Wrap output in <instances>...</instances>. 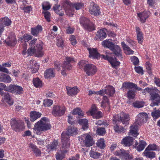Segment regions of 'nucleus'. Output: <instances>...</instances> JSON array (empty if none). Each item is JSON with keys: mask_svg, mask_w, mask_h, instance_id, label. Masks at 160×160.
I'll return each mask as SVG.
<instances>
[{"mask_svg": "<svg viewBox=\"0 0 160 160\" xmlns=\"http://www.w3.org/2000/svg\"><path fill=\"white\" fill-rule=\"evenodd\" d=\"M148 118V115L145 112H140L137 116L135 124L138 125L146 122Z\"/></svg>", "mask_w": 160, "mask_h": 160, "instance_id": "1a4fd4ad", "label": "nucleus"}, {"mask_svg": "<svg viewBox=\"0 0 160 160\" xmlns=\"http://www.w3.org/2000/svg\"><path fill=\"white\" fill-rule=\"evenodd\" d=\"M135 71L138 73L141 74L142 75L143 74V70L142 68L140 67H135Z\"/></svg>", "mask_w": 160, "mask_h": 160, "instance_id": "338daca9", "label": "nucleus"}, {"mask_svg": "<svg viewBox=\"0 0 160 160\" xmlns=\"http://www.w3.org/2000/svg\"><path fill=\"white\" fill-rule=\"evenodd\" d=\"M102 45L104 47H107L110 49L114 44L111 42L110 40L106 39L102 42Z\"/></svg>", "mask_w": 160, "mask_h": 160, "instance_id": "c9c22d12", "label": "nucleus"}, {"mask_svg": "<svg viewBox=\"0 0 160 160\" xmlns=\"http://www.w3.org/2000/svg\"><path fill=\"white\" fill-rule=\"evenodd\" d=\"M62 68L64 69L70 70L72 68L71 64L67 62H64L62 65Z\"/></svg>", "mask_w": 160, "mask_h": 160, "instance_id": "de8ad7c7", "label": "nucleus"}, {"mask_svg": "<svg viewBox=\"0 0 160 160\" xmlns=\"http://www.w3.org/2000/svg\"><path fill=\"white\" fill-rule=\"evenodd\" d=\"M23 39H24V41L26 42H28V41L31 40L32 38V37L31 36L28 35L27 34H24L23 36Z\"/></svg>", "mask_w": 160, "mask_h": 160, "instance_id": "0e129e2a", "label": "nucleus"}, {"mask_svg": "<svg viewBox=\"0 0 160 160\" xmlns=\"http://www.w3.org/2000/svg\"><path fill=\"white\" fill-rule=\"evenodd\" d=\"M146 145V142L144 141H140L137 147V149L138 151H141L144 149Z\"/></svg>", "mask_w": 160, "mask_h": 160, "instance_id": "e433bc0d", "label": "nucleus"}, {"mask_svg": "<svg viewBox=\"0 0 160 160\" xmlns=\"http://www.w3.org/2000/svg\"><path fill=\"white\" fill-rule=\"evenodd\" d=\"M61 139L62 146L60 148V151L62 153H66L70 147L69 138L64 136L63 134L61 135Z\"/></svg>", "mask_w": 160, "mask_h": 160, "instance_id": "39448f33", "label": "nucleus"}, {"mask_svg": "<svg viewBox=\"0 0 160 160\" xmlns=\"http://www.w3.org/2000/svg\"><path fill=\"white\" fill-rule=\"evenodd\" d=\"M33 83L36 88H40L42 86V81L38 78H33Z\"/></svg>", "mask_w": 160, "mask_h": 160, "instance_id": "4c0bfd02", "label": "nucleus"}, {"mask_svg": "<svg viewBox=\"0 0 160 160\" xmlns=\"http://www.w3.org/2000/svg\"><path fill=\"white\" fill-rule=\"evenodd\" d=\"M29 147L32 149L33 154L36 157H40L41 154V152L37 146L33 143L29 144Z\"/></svg>", "mask_w": 160, "mask_h": 160, "instance_id": "4be33fe9", "label": "nucleus"}, {"mask_svg": "<svg viewBox=\"0 0 160 160\" xmlns=\"http://www.w3.org/2000/svg\"><path fill=\"white\" fill-rule=\"evenodd\" d=\"M83 6V4L81 2H77L73 3L72 6V11H73V8H75L76 10H78L81 8Z\"/></svg>", "mask_w": 160, "mask_h": 160, "instance_id": "a18cd8bd", "label": "nucleus"}, {"mask_svg": "<svg viewBox=\"0 0 160 160\" xmlns=\"http://www.w3.org/2000/svg\"><path fill=\"white\" fill-rule=\"evenodd\" d=\"M110 49L113 52V53L117 57L120 59L122 58V56L121 54L122 50L119 46L115 45L114 44Z\"/></svg>", "mask_w": 160, "mask_h": 160, "instance_id": "f3484780", "label": "nucleus"}, {"mask_svg": "<svg viewBox=\"0 0 160 160\" xmlns=\"http://www.w3.org/2000/svg\"><path fill=\"white\" fill-rule=\"evenodd\" d=\"M41 113L36 111L31 112L30 113V120L32 122H34L41 116Z\"/></svg>", "mask_w": 160, "mask_h": 160, "instance_id": "393cba45", "label": "nucleus"}, {"mask_svg": "<svg viewBox=\"0 0 160 160\" xmlns=\"http://www.w3.org/2000/svg\"><path fill=\"white\" fill-rule=\"evenodd\" d=\"M136 30L137 33V38L138 42L139 43L141 44L143 40V34L140 31V29L138 27H136Z\"/></svg>", "mask_w": 160, "mask_h": 160, "instance_id": "c756f323", "label": "nucleus"}, {"mask_svg": "<svg viewBox=\"0 0 160 160\" xmlns=\"http://www.w3.org/2000/svg\"><path fill=\"white\" fill-rule=\"evenodd\" d=\"M89 12L91 14L95 16L99 15L101 13L99 7L93 2L91 3Z\"/></svg>", "mask_w": 160, "mask_h": 160, "instance_id": "dca6fc26", "label": "nucleus"}, {"mask_svg": "<svg viewBox=\"0 0 160 160\" xmlns=\"http://www.w3.org/2000/svg\"><path fill=\"white\" fill-rule=\"evenodd\" d=\"M81 143L82 146L86 147H90L94 143L92 138L89 134H86L82 135L81 137H78Z\"/></svg>", "mask_w": 160, "mask_h": 160, "instance_id": "20e7f679", "label": "nucleus"}, {"mask_svg": "<svg viewBox=\"0 0 160 160\" xmlns=\"http://www.w3.org/2000/svg\"><path fill=\"white\" fill-rule=\"evenodd\" d=\"M37 40V39H35L30 42V47L27 50L28 53L30 56L35 54L36 57H41L43 55L42 51L43 43L41 41H39L35 46V44Z\"/></svg>", "mask_w": 160, "mask_h": 160, "instance_id": "f257e3e1", "label": "nucleus"}, {"mask_svg": "<svg viewBox=\"0 0 160 160\" xmlns=\"http://www.w3.org/2000/svg\"><path fill=\"white\" fill-rule=\"evenodd\" d=\"M150 14L149 12H143L141 13H138L140 20L142 22H145L146 19L148 18Z\"/></svg>", "mask_w": 160, "mask_h": 160, "instance_id": "412c9836", "label": "nucleus"}, {"mask_svg": "<svg viewBox=\"0 0 160 160\" xmlns=\"http://www.w3.org/2000/svg\"><path fill=\"white\" fill-rule=\"evenodd\" d=\"M121 44L124 50L127 51V54H131L133 53L134 51L132 50L124 42H122Z\"/></svg>", "mask_w": 160, "mask_h": 160, "instance_id": "a19ab883", "label": "nucleus"}, {"mask_svg": "<svg viewBox=\"0 0 160 160\" xmlns=\"http://www.w3.org/2000/svg\"><path fill=\"white\" fill-rule=\"evenodd\" d=\"M12 88H13V85L11 84L8 87H7L6 85L4 87L3 89L6 91L13 92Z\"/></svg>", "mask_w": 160, "mask_h": 160, "instance_id": "e2e57ef3", "label": "nucleus"}, {"mask_svg": "<svg viewBox=\"0 0 160 160\" xmlns=\"http://www.w3.org/2000/svg\"><path fill=\"white\" fill-rule=\"evenodd\" d=\"M10 124L12 129L16 132H20L24 128V122L16 118L11 119Z\"/></svg>", "mask_w": 160, "mask_h": 160, "instance_id": "7ed1b4c3", "label": "nucleus"}, {"mask_svg": "<svg viewBox=\"0 0 160 160\" xmlns=\"http://www.w3.org/2000/svg\"><path fill=\"white\" fill-rule=\"evenodd\" d=\"M133 105L134 107L138 108H140L143 107L144 103L142 102L137 101L133 102Z\"/></svg>", "mask_w": 160, "mask_h": 160, "instance_id": "09e8293b", "label": "nucleus"}, {"mask_svg": "<svg viewBox=\"0 0 160 160\" xmlns=\"http://www.w3.org/2000/svg\"><path fill=\"white\" fill-rule=\"evenodd\" d=\"M80 22L85 29L89 31L95 29L94 24L86 18H81L80 19Z\"/></svg>", "mask_w": 160, "mask_h": 160, "instance_id": "423d86ee", "label": "nucleus"}, {"mask_svg": "<svg viewBox=\"0 0 160 160\" xmlns=\"http://www.w3.org/2000/svg\"><path fill=\"white\" fill-rule=\"evenodd\" d=\"M45 78H51L55 76V74L52 69H49L46 70L44 74Z\"/></svg>", "mask_w": 160, "mask_h": 160, "instance_id": "473e14b6", "label": "nucleus"}, {"mask_svg": "<svg viewBox=\"0 0 160 160\" xmlns=\"http://www.w3.org/2000/svg\"><path fill=\"white\" fill-rule=\"evenodd\" d=\"M135 86H136V84L129 82H124L122 84L123 87L128 89H132L134 88Z\"/></svg>", "mask_w": 160, "mask_h": 160, "instance_id": "ea45409f", "label": "nucleus"}, {"mask_svg": "<svg viewBox=\"0 0 160 160\" xmlns=\"http://www.w3.org/2000/svg\"><path fill=\"white\" fill-rule=\"evenodd\" d=\"M84 70L87 75L89 76L94 75L97 71L96 67L92 64H88L85 66Z\"/></svg>", "mask_w": 160, "mask_h": 160, "instance_id": "9d476101", "label": "nucleus"}, {"mask_svg": "<svg viewBox=\"0 0 160 160\" xmlns=\"http://www.w3.org/2000/svg\"><path fill=\"white\" fill-rule=\"evenodd\" d=\"M135 91L129 90L127 92V97L131 99H133L135 96Z\"/></svg>", "mask_w": 160, "mask_h": 160, "instance_id": "8fccbe9b", "label": "nucleus"}, {"mask_svg": "<svg viewBox=\"0 0 160 160\" xmlns=\"http://www.w3.org/2000/svg\"><path fill=\"white\" fill-rule=\"evenodd\" d=\"M88 50L89 52L90 58L92 57V58L98 59L100 57V54L95 48H88Z\"/></svg>", "mask_w": 160, "mask_h": 160, "instance_id": "aec40b11", "label": "nucleus"}, {"mask_svg": "<svg viewBox=\"0 0 160 160\" xmlns=\"http://www.w3.org/2000/svg\"><path fill=\"white\" fill-rule=\"evenodd\" d=\"M11 78L8 75L4 73L1 74L0 77V81L1 82L8 83L11 82Z\"/></svg>", "mask_w": 160, "mask_h": 160, "instance_id": "2f4dec72", "label": "nucleus"}, {"mask_svg": "<svg viewBox=\"0 0 160 160\" xmlns=\"http://www.w3.org/2000/svg\"><path fill=\"white\" fill-rule=\"evenodd\" d=\"M150 150H156L158 149V146L155 144H151L149 145L146 148Z\"/></svg>", "mask_w": 160, "mask_h": 160, "instance_id": "bf43d9fd", "label": "nucleus"}, {"mask_svg": "<svg viewBox=\"0 0 160 160\" xmlns=\"http://www.w3.org/2000/svg\"><path fill=\"white\" fill-rule=\"evenodd\" d=\"M131 60L134 65H137L138 64L139 60L138 58L133 56L131 58Z\"/></svg>", "mask_w": 160, "mask_h": 160, "instance_id": "13d9d810", "label": "nucleus"}, {"mask_svg": "<svg viewBox=\"0 0 160 160\" xmlns=\"http://www.w3.org/2000/svg\"><path fill=\"white\" fill-rule=\"evenodd\" d=\"M31 34L32 35L37 36L39 33L41 32L42 28L41 25H38L35 27L31 28Z\"/></svg>", "mask_w": 160, "mask_h": 160, "instance_id": "a878e982", "label": "nucleus"}, {"mask_svg": "<svg viewBox=\"0 0 160 160\" xmlns=\"http://www.w3.org/2000/svg\"><path fill=\"white\" fill-rule=\"evenodd\" d=\"M115 92V88L112 86H106L105 89L100 90V95H103L106 94L109 97L112 96Z\"/></svg>", "mask_w": 160, "mask_h": 160, "instance_id": "f8f14e48", "label": "nucleus"}, {"mask_svg": "<svg viewBox=\"0 0 160 160\" xmlns=\"http://www.w3.org/2000/svg\"><path fill=\"white\" fill-rule=\"evenodd\" d=\"M151 115L154 119H156L160 117V110H155L151 113Z\"/></svg>", "mask_w": 160, "mask_h": 160, "instance_id": "c03bdc74", "label": "nucleus"}, {"mask_svg": "<svg viewBox=\"0 0 160 160\" xmlns=\"http://www.w3.org/2000/svg\"><path fill=\"white\" fill-rule=\"evenodd\" d=\"M12 22L8 17H5L0 19V24L9 26L11 24Z\"/></svg>", "mask_w": 160, "mask_h": 160, "instance_id": "c85d7f7f", "label": "nucleus"}, {"mask_svg": "<svg viewBox=\"0 0 160 160\" xmlns=\"http://www.w3.org/2000/svg\"><path fill=\"white\" fill-rule=\"evenodd\" d=\"M4 42L8 45L11 46H14L17 42L16 39L14 35H10Z\"/></svg>", "mask_w": 160, "mask_h": 160, "instance_id": "a211bd4d", "label": "nucleus"}, {"mask_svg": "<svg viewBox=\"0 0 160 160\" xmlns=\"http://www.w3.org/2000/svg\"><path fill=\"white\" fill-rule=\"evenodd\" d=\"M47 118L43 117L35 125L34 130L36 133L39 135L42 133L43 131L49 130L51 128V125L47 122Z\"/></svg>", "mask_w": 160, "mask_h": 160, "instance_id": "f03ea898", "label": "nucleus"}, {"mask_svg": "<svg viewBox=\"0 0 160 160\" xmlns=\"http://www.w3.org/2000/svg\"><path fill=\"white\" fill-rule=\"evenodd\" d=\"M137 125L133 124L130 127L129 132L130 134L134 137H136L138 135V126Z\"/></svg>", "mask_w": 160, "mask_h": 160, "instance_id": "b1692460", "label": "nucleus"}, {"mask_svg": "<svg viewBox=\"0 0 160 160\" xmlns=\"http://www.w3.org/2000/svg\"><path fill=\"white\" fill-rule=\"evenodd\" d=\"M42 9L44 10H49L51 7V6L49 3L47 2H44L42 5Z\"/></svg>", "mask_w": 160, "mask_h": 160, "instance_id": "5fc2aeb1", "label": "nucleus"}, {"mask_svg": "<svg viewBox=\"0 0 160 160\" xmlns=\"http://www.w3.org/2000/svg\"><path fill=\"white\" fill-rule=\"evenodd\" d=\"M65 112V109L59 106L54 105L53 108L52 114L55 117H59L63 115Z\"/></svg>", "mask_w": 160, "mask_h": 160, "instance_id": "2eb2a0df", "label": "nucleus"}, {"mask_svg": "<svg viewBox=\"0 0 160 160\" xmlns=\"http://www.w3.org/2000/svg\"><path fill=\"white\" fill-rule=\"evenodd\" d=\"M97 146L102 149H103L105 147V144L103 139L99 140L97 143Z\"/></svg>", "mask_w": 160, "mask_h": 160, "instance_id": "3c124183", "label": "nucleus"}, {"mask_svg": "<svg viewBox=\"0 0 160 160\" xmlns=\"http://www.w3.org/2000/svg\"><path fill=\"white\" fill-rule=\"evenodd\" d=\"M122 115V116H120V118L118 115L116 116H114L113 121L115 122L118 121L119 122H122L123 124L125 125H128L129 124L128 121L129 120V115L128 114H124L123 113Z\"/></svg>", "mask_w": 160, "mask_h": 160, "instance_id": "6e6552de", "label": "nucleus"}, {"mask_svg": "<svg viewBox=\"0 0 160 160\" xmlns=\"http://www.w3.org/2000/svg\"><path fill=\"white\" fill-rule=\"evenodd\" d=\"M102 58L105 60H107L108 62L110 63V64H112V63L113 62L114 60H115V58H113L109 57L107 55L105 56L104 55H102Z\"/></svg>", "mask_w": 160, "mask_h": 160, "instance_id": "603ef678", "label": "nucleus"}, {"mask_svg": "<svg viewBox=\"0 0 160 160\" xmlns=\"http://www.w3.org/2000/svg\"><path fill=\"white\" fill-rule=\"evenodd\" d=\"M78 123L82 125V128L83 130H85L88 128V120L86 119H81L78 121Z\"/></svg>", "mask_w": 160, "mask_h": 160, "instance_id": "72a5a7b5", "label": "nucleus"}, {"mask_svg": "<svg viewBox=\"0 0 160 160\" xmlns=\"http://www.w3.org/2000/svg\"><path fill=\"white\" fill-rule=\"evenodd\" d=\"M114 129L115 131L118 133H123L125 132V129L123 127H119L117 124L114 127Z\"/></svg>", "mask_w": 160, "mask_h": 160, "instance_id": "79ce46f5", "label": "nucleus"}, {"mask_svg": "<svg viewBox=\"0 0 160 160\" xmlns=\"http://www.w3.org/2000/svg\"><path fill=\"white\" fill-rule=\"evenodd\" d=\"M72 5L73 3L69 0H64L63 7L66 15L71 17H72L73 15L72 8Z\"/></svg>", "mask_w": 160, "mask_h": 160, "instance_id": "0eeeda50", "label": "nucleus"}, {"mask_svg": "<svg viewBox=\"0 0 160 160\" xmlns=\"http://www.w3.org/2000/svg\"><path fill=\"white\" fill-rule=\"evenodd\" d=\"M77 128L73 126H68L66 129V132H63L61 135H63L64 136L70 138V136L76 135L78 134Z\"/></svg>", "mask_w": 160, "mask_h": 160, "instance_id": "ddd939ff", "label": "nucleus"}, {"mask_svg": "<svg viewBox=\"0 0 160 160\" xmlns=\"http://www.w3.org/2000/svg\"><path fill=\"white\" fill-rule=\"evenodd\" d=\"M151 65L149 62H147L146 63V68L147 70L148 73L149 74H150L151 73Z\"/></svg>", "mask_w": 160, "mask_h": 160, "instance_id": "69168bd1", "label": "nucleus"}, {"mask_svg": "<svg viewBox=\"0 0 160 160\" xmlns=\"http://www.w3.org/2000/svg\"><path fill=\"white\" fill-rule=\"evenodd\" d=\"M103 100L101 102V106H103V104L105 103H107L108 104H109V99L108 97L106 96H104L103 98Z\"/></svg>", "mask_w": 160, "mask_h": 160, "instance_id": "680f3d73", "label": "nucleus"}, {"mask_svg": "<svg viewBox=\"0 0 160 160\" xmlns=\"http://www.w3.org/2000/svg\"><path fill=\"white\" fill-rule=\"evenodd\" d=\"M133 140L132 137L128 136L123 138L121 143L125 146H130L133 144Z\"/></svg>", "mask_w": 160, "mask_h": 160, "instance_id": "6ab92c4d", "label": "nucleus"}, {"mask_svg": "<svg viewBox=\"0 0 160 160\" xmlns=\"http://www.w3.org/2000/svg\"><path fill=\"white\" fill-rule=\"evenodd\" d=\"M106 30V29L105 28L99 30L97 33V36L99 39H100V40L104 38L107 36L105 32Z\"/></svg>", "mask_w": 160, "mask_h": 160, "instance_id": "7c9ffc66", "label": "nucleus"}, {"mask_svg": "<svg viewBox=\"0 0 160 160\" xmlns=\"http://www.w3.org/2000/svg\"><path fill=\"white\" fill-rule=\"evenodd\" d=\"M114 154L120 158H123L125 160H131L132 158V156L123 149H120L114 152Z\"/></svg>", "mask_w": 160, "mask_h": 160, "instance_id": "9b49d317", "label": "nucleus"}, {"mask_svg": "<svg viewBox=\"0 0 160 160\" xmlns=\"http://www.w3.org/2000/svg\"><path fill=\"white\" fill-rule=\"evenodd\" d=\"M106 132L105 129L104 128H98L97 130V132L99 135H102L105 133Z\"/></svg>", "mask_w": 160, "mask_h": 160, "instance_id": "4d7b16f0", "label": "nucleus"}, {"mask_svg": "<svg viewBox=\"0 0 160 160\" xmlns=\"http://www.w3.org/2000/svg\"><path fill=\"white\" fill-rule=\"evenodd\" d=\"M144 155L147 158H153L155 157V153L150 150L146 148L143 152Z\"/></svg>", "mask_w": 160, "mask_h": 160, "instance_id": "cd10ccee", "label": "nucleus"}, {"mask_svg": "<svg viewBox=\"0 0 160 160\" xmlns=\"http://www.w3.org/2000/svg\"><path fill=\"white\" fill-rule=\"evenodd\" d=\"M73 115H78V118H82L84 115V113L80 108H78L74 109L72 111Z\"/></svg>", "mask_w": 160, "mask_h": 160, "instance_id": "f704fd0d", "label": "nucleus"}, {"mask_svg": "<svg viewBox=\"0 0 160 160\" xmlns=\"http://www.w3.org/2000/svg\"><path fill=\"white\" fill-rule=\"evenodd\" d=\"M58 145V141L54 140L48 146V148H50L51 150H54L56 149Z\"/></svg>", "mask_w": 160, "mask_h": 160, "instance_id": "37998d69", "label": "nucleus"}, {"mask_svg": "<svg viewBox=\"0 0 160 160\" xmlns=\"http://www.w3.org/2000/svg\"><path fill=\"white\" fill-rule=\"evenodd\" d=\"M67 94L69 96H72L76 94L78 92V88L76 87L71 88L70 87H66Z\"/></svg>", "mask_w": 160, "mask_h": 160, "instance_id": "bb28decb", "label": "nucleus"}, {"mask_svg": "<svg viewBox=\"0 0 160 160\" xmlns=\"http://www.w3.org/2000/svg\"><path fill=\"white\" fill-rule=\"evenodd\" d=\"M3 88H0V95L2 97V100L4 102H7L10 105H11L13 103V101L11 98L9 93L7 92H3L2 90Z\"/></svg>", "mask_w": 160, "mask_h": 160, "instance_id": "4468645a", "label": "nucleus"}, {"mask_svg": "<svg viewBox=\"0 0 160 160\" xmlns=\"http://www.w3.org/2000/svg\"><path fill=\"white\" fill-rule=\"evenodd\" d=\"M158 91V90L156 88L152 91V92L150 94V99L152 101L155 100L160 102L159 95L157 93Z\"/></svg>", "mask_w": 160, "mask_h": 160, "instance_id": "5701e85b", "label": "nucleus"}, {"mask_svg": "<svg viewBox=\"0 0 160 160\" xmlns=\"http://www.w3.org/2000/svg\"><path fill=\"white\" fill-rule=\"evenodd\" d=\"M90 157L94 159H97L100 155V154L97 152H94L91 150L90 152Z\"/></svg>", "mask_w": 160, "mask_h": 160, "instance_id": "49530a36", "label": "nucleus"}, {"mask_svg": "<svg viewBox=\"0 0 160 160\" xmlns=\"http://www.w3.org/2000/svg\"><path fill=\"white\" fill-rule=\"evenodd\" d=\"M60 63L59 62L56 61L54 62V68L57 69V70L59 71L60 69Z\"/></svg>", "mask_w": 160, "mask_h": 160, "instance_id": "774afa93", "label": "nucleus"}, {"mask_svg": "<svg viewBox=\"0 0 160 160\" xmlns=\"http://www.w3.org/2000/svg\"><path fill=\"white\" fill-rule=\"evenodd\" d=\"M13 92H16L17 94H20L22 93L23 89L20 86L13 85Z\"/></svg>", "mask_w": 160, "mask_h": 160, "instance_id": "58836bf2", "label": "nucleus"}, {"mask_svg": "<svg viewBox=\"0 0 160 160\" xmlns=\"http://www.w3.org/2000/svg\"><path fill=\"white\" fill-rule=\"evenodd\" d=\"M34 64V66H32V69H33L32 71V73L36 72L39 68V66L38 65L37 63H35Z\"/></svg>", "mask_w": 160, "mask_h": 160, "instance_id": "052dcab7", "label": "nucleus"}, {"mask_svg": "<svg viewBox=\"0 0 160 160\" xmlns=\"http://www.w3.org/2000/svg\"><path fill=\"white\" fill-rule=\"evenodd\" d=\"M44 14L45 18L47 21L50 22V21L51 14L50 12L48 11H45L43 12Z\"/></svg>", "mask_w": 160, "mask_h": 160, "instance_id": "6e6d98bb", "label": "nucleus"}, {"mask_svg": "<svg viewBox=\"0 0 160 160\" xmlns=\"http://www.w3.org/2000/svg\"><path fill=\"white\" fill-rule=\"evenodd\" d=\"M53 103L52 100L49 99L44 100L43 101V105L45 107H49Z\"/></svg>", "mask_w": 160, "mask_h": 160, "instance_id": "864d4df0", "label": "nucleus"}]
</instances>
